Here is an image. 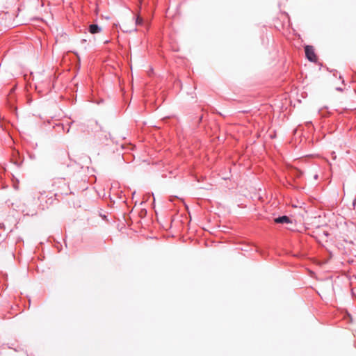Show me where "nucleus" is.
Instances as JSON below:
<instances>
[{
    "mask_svg": "<svg viewBox=\"0 0 356 356\" xmlns=\"http://www.w3.org/2000/svg\"><path fill=\"white\" fill-rule=\"evenodd\" d=\"M305 54L307 59L310 61H315L316 59V56L314 52V49L312 46H306L305 47Z\"/></svg>",
    "mask_w": 356,
    "mask_h": 356,
    "instance_id": "f257e3e1",
    "label": "nucleus"
},
{
    "mask_svg": "<svg viewBox=\"0 0 356 356\" xmlns=\"http://www.w3.org/2000/svg\"><path fill=\"white\" fill-rule=\"evenodd\" d=\"M275 222L276 223H290V222H291V220L288 216H283L276 218L275 219Z\"/></svg>",
    "mask_w": 356,
    "mask_h": 356,
    "instance_id": "f03ea898",
    "label": "nucleus"
},
{
    "mask_svg": "<svg viewBox=\"0 0 356 356\" xmlns=\"http://www.w3.org/2000/svg\"><path fill=\"white\" fill-rule=\"evenodd\" d=\"M89 31L92 33H97L101 31V28L97 24H91L89 26Z\"/></svg>",
    "mask_w": 356,
    "mask_h": 356,
    "instance_id": "7ed1b4c3",
    "label": "nucleus"
},
{
    "mask_svg": "<svg viewBox=\"0 0 356 356\" xmlns=\"http://www.w3.org/2000/svg\"><path fill=\"white\" fill-rule=\"evenodd\" d=\"M143 23V19L140 16H137L136 19V25H141Z\"/></svg>",
    "mask_w": 356,
    "mask_h": 356,
    "instance_id": "20e7f679",
    "label": "nucleus"
},
{
    "mask_svg": "<svg viewBox=\"0 0 356 356\" xmlns=\"http://www.w3.org/2000/svg\"><path fill=\"white\" fill-rule=\"evenodd\" d=\"M336 90H338V91H341V92L343 91V89L341 88H339V87L337 88Z\"/></svg>",
    "mask_w": 356,
    "mask_h": 356,
    "instance_id": "39448f33",
    "label": "nucleus"
},
{
    "mask_svg": "<svg viewBox=\"0 0 356 356\" xmlns=\"http://www.w3.org/2000/svg\"><path fill=\"white\" fill-rule=\"evenodd\" d=\"M124 32H129V31L127 29H123L122 30ZM129 32H131V31H129Z\"/></svg>",
    "mask_w": 356,
    "mask_h": 356,
    "instance_id": "423d86ee",
    "label": "nucleus"
},
{
    "mask_svg": "<svg viewBox=\"0 0 356 356\" xmlns=\"http://www.w3.org/2000/svg\"><path fill=\"white\" fill-rule=\"evenodd\" d=\"M314 179H318V175H314Z\"/></svg>",
    "mask_w": 356,
    "mask_h": 356,
    "instance_id": "0eeeda50",
    "label": "nucleus"
}]
</instances>
